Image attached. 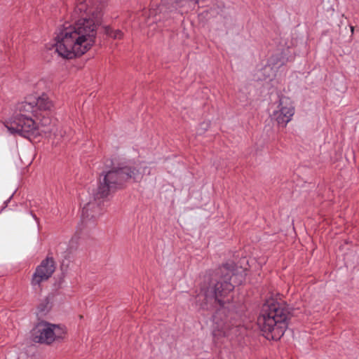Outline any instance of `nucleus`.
<instances>
[{
	"mask_svg": "<svg viewBox=\"0 0 359 359\" xmlns=\"http://www.w3.org/2000/svg\"><path fill=\"white\" fill-rule=\"evenodd\" d=\"M151 168L144 162H128L116 168L105 170L100 174L96 187L90 191L93 200L90 201L82 210V222L79 224L74 235L69 241V250L77 248L81 231L85 226L93 224L90 220H95L103 213L102 205L111 191L121 188L127 182H139L143 175H150Z\"/></svg>",
	"mask_w": 359,
	"mask_h": 359,
	"instance_id": "f257e3e1",
	"label": "nucleus"
},
{
	"mask_svg": "<svg viewBox=\"0 0 359 359\" xmlns=\"http://www.w3.org/2000/svg\"><path fill=\"white\" fill-rule=\"evenodd\" d=\"M222 276L211 280L208 285L204 284L201 292L192 301L203 309L220 306L212 316V334L217 338L233 337L241 334L243 327L230 315L226 314L224 304L230 302L229 294L235 284H241L243 278L225 267L222 269Z\"/></svg>",
	"mask_w": 359,
	"mask_h": 359,
	"instance_id": "f03ea898",
	"label": "nucleus"
},
{
	"mask_svg": "<svg viewBox=\"0 0 359 359\" xmlns=\"http://www.w3.org/2000/svg\"><path fill=\"white\" fill-rule=\"evenodd\" d=\"M54 109L52 100L46 94L27 96L16 106V114L5 126L11 134L28 137L52 132L48 125L50 120L46 114Z\"/></svg>",
	"mask_w": 359,
	"mask_h": 359,
	"instance_id": "7ed1b4c3",
	"label": "nucleus"
},
{
	"mask_svg": "<svg viewBox=\"0 0 359 359\" xmlns=\"http://www.w3.org/2000/svg\"><path fill=\"white\" fill-rule=\"evenodd\" d=\"M97 24H73L61 26L52 48L58 57L72 60L88 51L95 43Z\"/></svg>",
	"mask_w": 359,
	"mask_h": 359,
	"instance_id": "20e7f679",
	"label": "nucleus"
},
{
	"mask_svg": "<svg viewBox=\"0 0 359 359\" xmlns=\"http://www.w3.org/2000/svg\"><path fill=\"white\" fill-rule=\"evenodd\" d=\"M287 311L277 302L270 299L263 305L258 325L267 339L278 340L287 327Z\"/></svg>",
	"mask_w": 359,
	"mask_h": 359,
	"instance_id": "39448f33",
	"label": "nucleus"
},
{
	"mask_svg": "<svg viewBox=\"0 0 359 359\" xmlns=\"http://www.w3.org/2000/svg\"><path fill=\"white\" fill-rule=\"evenodd\" d=\"M65 333L64 327L41 321L32 329V337L34 342L50 344L57 339H63Z\"/></svg>",
	"mask_w": 359,
	"mask_h": 359,
	"instance_id": "423d86ee",
	"label": "nucleus"
},
{
	"mask_svg": "<svg viewBox=\"0 0 359 359\" xmlns=\"http://www.w3.org/2000/svg\"><path fill=\"white\" fill-rule=\"evenodd\" d=\"M294 114V107L288 97H281L271 118L280 127H285L292 120Z\"/></svg>",
	"mask_w": 359,
	"mask_h": 359,
	"instance_id": "0eeeda50",
	"label": "nucleus"
},
{
	"mask_svg": "<svg viewBox=\"0 0 359 359\" xmlns=\"http://www.w3.org/2000/svg\"><path fill=\"white\" fill-rule=\"evenodd\" d=\"M54 271L55 265L53 258L47 257L43 260L33 275L32 280L33 286L39 285L41 282L48 279Z\"/></svg>",
	"mask_w": 359,
	"mask_h": 359,
	"instance_id": "6e6552de",
	"label": "nucleus"
},
{
	"mask_svg": "<svg viewBox=\"0 0 359 359\" xmlns=\"http://www.w3.org/2000/svg\"><path fill=\"white\" fill-rule=\"evenodd\" d=\"M76 12L79 13L83 22L98 20L100 12L93 6L92 0H77Z\"/></svg>",
	"mask_w": 359,
	"mask_h": 359,
	"instance_id": "1a4fd4ad",
	"label": "nucleus"
},
{
	"mask_svg": "<svg viewBox=\"0 0 359 359\" xmlns=\"http://www.w3.org/2000/svg\"><path fill=\"white\" fill-rule=\"evenodd\" d=\"M288 61V59L283 55H273L269 60V63L262 69V74L263 75V79L269 81L276 76L278 70L282 67Z\"/></svg>",
	"mask_w": 359,
	"mask_h": 359,
	"instance_id": "9d476101",
	"label": "nucleus"
},
{
	"mask_svg": "<svg viewBox=\"0 0 359 359\" xmlns=\"http://www.w3.org/2000/svg\"><path fill=\"white\" fill-rule=\"evenodd\" d=\"M105 32L107 35L114 39H120L123 35L122 32L120 30H114L109 26L105 27Z\"/></svg>",
	"mask_w": 359,
	"mask_h": 359,
	"instance_id": "9b49d317",
	"label": "nucleus"
},
{
	"mask_svg": "<svg viewBox=\"0 0 359 359\" xmlns=\"http://www.w3.org/2000/svg\"><path fill=\"white\" fill-rule=\"evenodd\" d=\"M172 1L182 7L198 3L196 0H172Z\"/></svg>",
	"mask_w": 359,
	"mask_h": 359,
	"instance_id": "f8f14e48",
	"label": "nucleus"
},
{
	"mask_svg": "<svg viewBox=\"0 0 359 359\" xmlns=\"http://www.w3.org/2000/svg\"><path fill=\"white\" fill-rule=\"evenodd\" d=\"M209 123L208 122H203L202 123L199 128L197 129V132L196 133L199 135H203L205 131H206L208 130V128H209Z\"/></svg>",
	"mask_w": 359,
	"mask_h": 359,
	"instance_id": "ddd939ff",
	"label": "nucleus"
},
{
	"mask_svg": "<svg viewBox=\"0 0 359 359\" xmlns=\"http://www.w3.org/2000/svg\"><path fill=\"white\" fill-rule=\"evenodd\" d=\"M48 303L46 304H41L39 306L38 308V313H37V315H41V316H43L46 314L48 309Z\"/></svg>",
	"mask_w": 359,
	"mask_h": 359,
	"instance_id": "4468645a",
	"label": "nucleus"
},
{
	"mask_svg": "<svg viewBox=\"0 0 359 359\" xmlns=\"http://www.w3.org/2000/svg\"><path fill=\"white\" fill-rule=\"evenodd\" d=\"M17 359H32V358L26 355L25 354H22Z\"/></svg>",
	"mask_w": 359,
	"mask_h": 359,
	"instance_id": "2eb2a0df",
	"label": "nucleus"
},
{
	"mask_svg": "<svg viewBox=\"0 0 359 359\" xmlns=\"http://www.w3.org/2000/svg\"><path fill=\"white\" fill-rule=\"evenodd\" d=\"M347 27H349V29H350V30H351V33H353V27L351 26L350 25H347Z\"/></svg>",
	"mask_w": 359,
	"mask_h": 359,
	"instance_id": "dca6fc26",
	"label": "nucleus"
}]
</instances>
